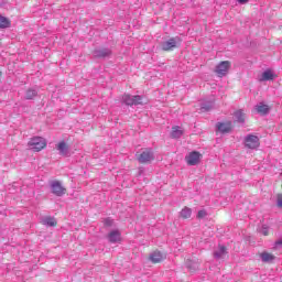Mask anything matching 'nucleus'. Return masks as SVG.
<instances>
[{"label": "nucleus", "instance_id": "f257e3e1", "mask_svg": "<svg viewBox=\"0 0 282 282\" xmlns=\"http://www.w3.org/2000/svg\"><path fill=\"white\" fill-rule=\"evenodd\" d=\"M28 147L31 151L39 153L40 151H43V149H46L47 140L43 137H33L29 140Z\"/></svg>", "mask_w": 282, "mask_h": 282}, {"label": "nucleus", "instance_id": "f03ea898", "mask_svg": "<svg viewBox=\"0 0 282 282\" xmlns=\"http://www.w3.org/2000/svg\"><path fill=\"white\" fill-rule=\"evenodd\" d=\"M135 158L139 164H151V162L155 160V156L153 155V150L151 149H144L141 153H137Z\"/></svg>", "mask_w": 282, "mask_h": 282}, {"label": "nucleus", "instance_id": "7ed1b4c3", "mask_svg": "<svg viewBox=\"0 0 282 282\" xmlns=\"http://www.w3.org/2000/svg\"><path fill=\"white\" fill-rule=\"evenodd\" d=\"M51 192L53 195H56V197H63V195H66L67 188L63 186V183L61 181H53L51 182Z\"/></svg>", "mask_w": 282, "mask_h": 282}, {"label": "nucleus", "instance_id": "20e7f679", "mask_svg": "<svg viewBox=\"0 0 282 282\" xmlns=\"http://www.w3.org/2000/svg\"><path fill=\"white\" fill-rule=\"evenodd\" d=\"M231 65L230 61H223L216 66L215 73L219 78H224L230 70Z\"/></svg>", "mask_w": 282, "mask_h": 282}, {"label": "nucleus", "instance_id": "39448f33", "mask_svg": "<svg viewBox=\"0 0 282 282\" xmlns=\"http://www.w3.org/2000/svg\"><path fill=\"white\" fill-rule=\"evenodd\" d=\"M182 41L178 37H171L170 40L163 42L162 50L163 52H173L176 47H180Z\"/></svg>", "mask_w": 282, "mask_h": 282}, {"label": "nucleus", "instance_id": "423d86ee", "mask_svg": "<svg viewBox=\"0 0 282 282\" xmlns=\"http://www.w3.org/2000/svg\"><path fill=\"white\" fill-rule=\"evenodd\" d=\"M185 160H186L188 166H195L202 160V153H199L197 151H193L187 156H185Z\"/></svg>", "mask_w": 282, "mask_h": 282}, {"label": "nucleus", "instance_id": "0eeeda50", "mask_svg": "<svg viewBox=\"0 0 282 282\" xmlns=\"http://www.w3.org/2000/svg\"><path fill=\"white\" fill-rule=\"evenodd\" d=\"M259 144V137L254 134H249L245 139V147H247V149H258Z\"/></svg>", "mask_w": 282, "mask_h": 282}, {"label": "nucleus", "instance_id": "6e6552de", "mask_svg": "<svg viewBox=\"0 0 282 282\" xmlns=\"http://www.w3.org/2000/svg\"><path fill=\"white\" fill-rule=\"evenodd\" d=\"M270 109H272V107L264 102H260L254 106V111L260 116H268V113H270Z\"/></svg>", "mask_w": 282, "mask_h": 282}, {"label": "nucleus", "instance_id": "1a4fd4ad", "mask_svg": "<svg viewBox=\"0 0 282 282\" xmlns=\"http://www.w3.org/2000/svg\"><path fill=\"white\" fill-rule=\"evenodd\" d=\"M149 259L153 262V263H162V261H164L166 259V253L161 252L159 250H155L150 257Z\"/></svg>", "mask_w": 282, "mask_h": 282}, {"label": "nucleus", "instance_id": "9d476101", "mask_svg": "<svg viewBox=\"0 0 282 282\" xmlns=\"http://www.w3.org/2000/svg\"><path fill=\"white\" fill-rule=\"evenodd\" d=\"M217 129L220 131V133H230V131H232V122H218Z\"/></svg>", "mask_w": 282, "mask_h": 282}, {"label": "nucleus", "instance_id": "9b49d317", "mask_svg": "<svg viewBox=\"0 0 282 282\" xmlns=\"http://www.w3.org/2000/svg\"><path fill=\"white\" fill-rule=\"evenodd\" d=\"M108 241H110V243H120V241H122L120 231L118 230L110 231L108 235Z\"/></svg>", "mask_w": 282, "mask_h": 282}, {"label": "nucleus", "instance_id": "f8f14e48", "mask_svg": "<svg viewBox=\"0 0 282 282\" xmlns=\"http://www.w3.org/2000/svg\"><path fill=\"white\" fill-rule=\"evenodd\" d=\"M216 259H228V249L226 246H219L218 250L214 252Z\"/></svg>", "mask_w": 282, "mask_h": 282}, {"label": "nucleus", "instance_id": "ddd939ff", "mask_svg": "<svg viewBox=\"0 0 282 282\" xmlns=\"http://www.w3.org/2000/svg\"><path fill=\"white\" fill-rule=\"evenodd\" d=\"M57 151H59V155H67L69 153V144L65 141H61L56 144Z\"/></svg>", "mask_w": 282, "mask_h": 282}, {"label": "nucleus", "instance_id": "4468645a", "mask_svg": "<svg viewBox=\"0 0 282 282\" xmlns=\"http://www.w3.org/2000/svg\"><path fill=\"white\" fill-rule=\"evenodd\" d=\"M199 260L197 259L186 261V267L189 272H197V270H199Z\"/></svg>", "mask_w": 282, "mask_h": 282}, {"label": "nucleus", "instance_id": "2eb2a0df", "mask_svg": "<svg viewBox=\"0 0 282 282\" xmlns=\"http://www.w3.org/2000/svg\"><path fill=\"white\" fill-rule=\"evenodd\" d=\"M274 80V73L271 69H267L262 73L260 82Z\"/></svg>", "mask_w": 282, "mask_h": 282}, {"label": "nucleus", "instance_id": "dca6fc26", "mask_svg": "<svg viewBox=\"0 0 282 282\" xmlns=\"http://www.w3.org/2000/svg\"><path fill=\"white\" fill-rule=\"evenodd\" d=\"M260 258L262 259V261L264 263H270V261H274V259H276V257H274V254L270 253V252H262L260 253Z\"/></svg>", "mask_w": 282, "mask_h": 282}, {"label": "nucleus", "instance_id": "f3484780", "mask_svg": "<svg viewBox=\"0 0 282 282\" xmlns=\"http://www.w3.org/2000/svg\"><path fill=\"white\" fill-rule=\"evenodd\" d=\"M182 219H191V216L193 215V209L189 207H184L180 213Z\"/></svg>", "mask_w": 282, "mask_h": 282}, {"label": "nucleus", "instance_id": "a211bd4d", "mask_svg": "<svg viewBox=\"0 0 282 282\" xmlns=\"http://www.w3.org/2000/svg\"><path fill=\"white\" fill-rule=\"evenodd\" d=\"M181 135H184V131L178 126L173 127L171 138L178 139Z\"/></svg>", "mask_w": 282, "mask_h": 282}, {"label": "nucleus", "instance_id": "6ab92c4d", "mask_svg": "<svg viewBox=\"0 0 282 282\" xmlns=\"http://www.w3.org/2000/svg\"><path fill=\"white\" fill-rule=\"evenodd\" d=\"M237 122H246V112L243 110H237L234 112Z\"/></svg>", "mask_w": 282, "mask_h": 282}, {"label": "nucleus", "instance_id": "aec40b11", "mask_svg": "<svg viewBox=\"0 0 282 282\" xmlns=\"http://www.w3.org/2000/svg\"><path fill=\"white\" fill-rule=\"evenodd\" d=\"M39 96V93L32 88L26 90L25 100H34Z\"/></svg>", "mask_w": 282, "mask_h": 282}, {"label": "nucleus", "instance_id": "412c9836", "mask_svg": "<svg viewBox=\"0 0 282 282\" xmlns=\"http://www.w3.org/2000/svg\"><path fill=\"white\" fill-rule=\"evenodd\" d=\"M10 25H12V22L10 21V19L0 15V28L6 29V28H10Z\"/></svg>", "mask_w": 282, "mask_h": 282}, {"label": "nucleus", "instance_id": "4be33fe9", "mask_svg": "<svg viewBox=\"0 0 282 282\" xmlns=\"http://www.w3.org/2000/svg\"><path fill=\"white\" fill-rule=\"evenodd\" d=\"M43 224H44V226H51L53 228H56V226H58V223L52 217H46L43 220Z\"/></svg>", "mask_w": 282, "mask_h": 282}, {"label": "nucleus", "instance_id": "5701e85b", "mask_svg": "<svg viewBox=\"0 0 282 282\" xmlns=\"http://www.w3.org/2000/svg\"><path fill=\"white\" fill-rule=\"evenodd\" d=\"M122 100H123L124 105H128L129 107H133V96L123 95Z\"/></svg>", "mask_w": 282, "mask_h": 282}, {"label": "nucleus", "instance_id": "b1692460", "mask_svg": "<svg viewBox=\"0 0 282 282\" xmlns=\"http://www.w3.org/2000/svg\"><path fill=\"white\" fill-rule=\"evenodd\" d=\"M133 105H147V100H144V97L137 95L133 96Z\"/></svg>", "mask_w": 282, "mask_h": 282}, {"label": "nucleus", "instance_id": "393cba45", "mask_svg": "<svg viewBox=\"0 0 282 282\" xmlns=\"http://www.w3.org/2000/svg\"><path fill=\"white\" fill-rule=\"evenodd\" d=\"M206 215H207L206 210L202 209V210L198 212L197 218L198 219H204V217H206Z\"/></svg>", "mask_w": 282, "mask_h": 282}, {"label": "nucleus", "instance_id": "a878e982", "mask_svg": "<svg viewBox=\"0 0 282 282\" xmlns=\"http://www.w3.org/2000/svg\"><path fill=\"white\" fill-rule=\"evenodd\" d=\"M261 234L264 237H268V235H270V229L267 226H263L262 229H261Z\"/></svg>", "mask_w": 282, "mask_h": 282}, {"label": "nucleus", "instance_id": "bb28decb", "mask_svg": "<svg viewBox=\"0 0 282 282\" xmlns=\"http://www.w3.org/2000/svg\"><path fill=\"white\" fill-rule=\"evenodd\" d=\"M278 207L282 208V194H278Z\"/></svg>", "mask_w": 282, "mask_h": 282}, {"label": "nucleus", "instance_id": "cd10ccee", "mask_svg": "<svg viewBox=\"0 0 282 282\" xmlns=\"http://www.w3.org/2000/svg\"><path fill=\"white\" fill-rule=\"evenodd\" d=\"M240 3H248V0H238Z\"/></svg>", "mask_w": 282, "mask_h": 282}, {"label": "nucleus", "instance_id": "c85d7f7f", "mask_svg": "<svg viewBox=\"0 0 282 282\" xmlns=\"http://www.w3.org/2000/svg\"><path fill=\"white\" fill-rule=\"evenodd\" d=\"M106 226H111V221L106 220Z\"/></svg>", "mask_w": 282, "mask_h": 282}, {"label": "nucleus", "instance_id": "c756f323", "mask_svg": "<svg viewBox=\"0 0 282 282\" xmlns=\"http://www.w3.org/2000/svg\"><path fill=\"white\" fill-rule=\"evenodd\" d=\"M100 56H107V54H105V53H101V54H100Z\"/></svg>", "mask_w": 282, "mask_h": 282}, {"label": "nucleus", "instance_id": "7c9ffc66", "mask_svg": "<svg viewBox=\"0 0 282 282\" xmlns=\"http://www.w3.org/2000/svg\"><path fill=\"white\" fill-rule=\"evenodd\" d=\"M2 76V73L0 72V77Z\"/></svg>", "mask_w": 282, "mask_h": 282}]
</instances>
